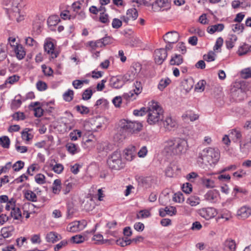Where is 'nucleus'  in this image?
Wrapping results in <instances>:
<instances>
[{
  "mask_svg": "<svg viewBox=\"0 0 251 251\" xmlns=\"http://www.w3.org/2000/svg\"><path fill=\"white\" fill-rule=\"evenodd\" d=\"M107 163L112 170H119L125 166V163L122 160L121 152L118 150L108 156Z\"/></svg>",
  "mask_w": 251,
  "mask_h": 251,
  "instance_id": "39448f33",
  "label": "nucleus"
},
{
  "mask_svg": "<svg viewBox=\"0 0 251 251\" xmlns=\"http://www.w3.org/2000/svg\"><path fill=\"white\" fill-rule=\"evenodd\" d=\"M25 197L29 201L35 202L37 201L36 195L31 190H27L25 193Z\"/></svg>",
  "mask_w": 251,
  "mask_h": 251,
  "instance_id": "cd10ccee",
  "label": "nucleus"
},
{
  "mask_svg": "<svg viewBox=\"0 0 251 251\" xmlns=\"http://www.w3.org/2000/svg\"><path fill=\"white\" fill-rule=\"evenodd\" d=\"M139 214H137V217L138 219H139L140 218H148L151 216V213L149 211L147 210H140L139 212Z\"/></svg>",
  "mask_w": 251,
  "mask_h": 251,
  "instance_id": "69168bd1",
  "label": "nucleus"
},
{
  "mask_svg": "<svg viewBox=\"0 0 251 251\" xmlns=\"http://www.w3.org/2000/svg\"><path fill=\"white\" fill-rule=\"evenodd\" d=\"M36 88L39 91H43L46 90L47 89L48 86L46 83L41 80H39L36 83Z\"/></svg>",
  "mask_w": 251,
  "mask_h": 251,
  "instance_id": "603ef678",
  "label": "nucleus"
},
{
  "mask_svg": "<svg viewBox=\"0 0 251 251\" xmlns=\"http://www.w3.org/2000/svg\"><path fill=\"white\" fill-rule=\"evenodd\" d=\"M171 0H155L152 3V8H155V6H157L159 8H163L165 7H169L170 5Z\"/></svg>",
  "mask_w": 251,
  "mask_h": 251,
  "instance_id": "412c9836",
  "label": "nucleus"
},
{
  "mask_svg": "<svg viewBox=\"0 0 251 251\" xmlns=\"http://www.w3.org/2000/svg\"><path fill=\"white\" fill-rule=\"evenodd\" d=\"M62 189L61 182L59 179L54 180L52 185V192L55 194H58Z\"/></svg>",
  "mask_w": 251,
  "mask_h": 251,
  "instance_id": "bb28decb",
  "label": "nucleus"
},
{
  "mask_svg": "<svg viewBox=\"0 0 251 251\" xmlns=\"http://www.w3.org/2000/svg\"><path fill=\"white\" fill-rule=\"evenodd\" d=\"M24 165L25 163L21 160H19L17 161L15 163H14L12 165V167L15 172H18L24 168Z\"/></svg>",
  "mask_w": 251,
  "mask_h": 251,
  "instance_id": "c03bdc74",
  "label": "nucleus"
},
{
  "mask_svg": "<svg viewBox=\"0 0 251 251\" xmlns=\"http://www.w3.org/2000/svg\"><path fill=\"white\" fill-rule=\"evenodd\" d=\"M76 110L81 114H87L89 113L90 110L88 107L84 105H77L75 106Z\"/></svg>",
  "mask_w": 251,
  "mask_h": 251,
  "instance_id": "a19ab883",
  "label": "nucleus"
},
{
  "mask_svg": "<svg viewBox=\"0 0 251 251\" xmlns=\"http://www.w3.org/2000/svg\"><path fill=\"white\" fill-rule=\"evenodd\" d=\"M93 93L92 90L90 88L86 89L82 94V100H89L91 98Z\"/></svg>",
  "mask_w": 251,
  "mask_h": 251,
  "instance_id": "58836bf2",
  "label": "nucleus"
},
{
  "mask_svg": "<svg viewBox=\"0 0 251 251\" xmlns=\"http://www.w3.org/2000/svg\"><path fill=\"white\" fill-rule=\"evenodd\" d=\"M246 82L244 81L236 82L230 90V96L236 101H241L247 97L246 92L248 90L245 87Z\"/></svg>",
  "mask_w": 251,
  "mask_h": 251,
  "instance_id": "7ed1b4c3",
  "label": "nucleus"
},
{
  "mask_svg": "<svg viewBox=\"0 0 251 251\" xmlns=\"http://www.w3.org/2000/svg\"><path fill=\"white\" fill-rule=\"evenodd\" d=\"M34 111V116L37 118L41 117L43 115L44 110L41 106L36 107L32 109Z\"/></svg>",
  "mask_w": 251,
  "mask_h": 251,
  "instance_id": "0e129e2a",
  "label": "nucleus"
},
{
  "mask_svg": "<svg viewBox=\"0 0 251 251\" xmlns=\"http://www.w3.org/2000/svg\"><path fill=\"white\" fill-rule=\"evenodd\" d=\"M81 229L80 221H75L70 223L67 227V230L72 232H75Z\"/></svg>",
  "mask_w": 251,
  "mask_h": 251,
  "instance_id": "4be33fe9",
  "label": "nucleus"
},
{
  "mask_svg": "<svg viewBox=\"0 0 251 251\" xmlns=\"http://www.w3.org/2000/svg\"><path fill=\"white\" fill-rule=\"evenodd\" d=\"M85 241V237L80 235L77 234L75 236H73L71 238V241L73 243L80 244L83 243Z\"/></svg>",
  "mask_w": 251,
  "mask_h": 251,
  "instance_id": "c9c22d12",
  "label": "nucleus"
},
{
  "mask_svg": "<svg viewBox=\"0 0 251 251\" xmlns=\"http://www.w3.org/2000/svg\"><path fill=\"white\" fill-rule=\"evenodd\" d=\"M13 119L17 121L24 120L25 119V116L24 113L21 112H17L12 115Z\"/></svg>",
  "mask_w": 251,
  "mask_h": 251,
  "instance_id": "680f3d73",
  "label": "nucleus"
},
{
  "mask_svg": "<svg viewBox=\"0 0 251 251\" xmlns=\"http://www.w3.org/2000/svg\"><path fill=\"white\" fill-rule=\"evenodd\" d=\"M171 80L168 77L164 79H162L160 80L158 85V88L160 91H163L171 83Z\"/></svg>",
  "mask_w": 251,
  "mask_h": 251,
  "instance_id": "2f4dec72",
  "label": "nucleus"
},
{
  "mask_svg": "<svg viewBox=\"0 0 251 251\" xmlns=\"http://www.w3.org/2000/svg\"><path fill=\"white\" fill-rule=\"evenodd\" d=\"M205 84V80L203 79L201 80L196 84L195 89L196 90L202 92L204 90Z\"/></svg>",
  "mask_w": 251,
  "mask_h": 251,
  "instance_id": "49530a36",
  "label": "nucleus"
},
{
  "mask_svg": "<svg viewBox=\"0 0 251 251\" xmlns=\"http://www.w3.org/2000/svg\"><path fill=\"white\" fill-rule=\"evenodd\" d=\"M163 111L158 103L152 101L148 107V123L151 125L158 124L163 119Z\"/></svg>",
  "mask_w": 251,
  "mask_h": 251,
  "instance_id": "f257e3e1",
  "label": "nucleus"
},
{
  "mask_svg": "<svg viewBox=\"0 0 251 251\" xmlns=\"http://www.w3.org/2000/svg\"><path fill=\"white\" fill-rule=\"evenodd\" d=\"M136 75L135 74H133L130 70L128 71L127 73H126L124 75H123L122 78L124 81V83H126L128 81H133L136 77Z\"/></svg>",
  "mask_w": 251,
  "mask_h": 251,
  "instance_id": "7c9ffc66",
  "label": "nucleus"
},
{
  "mask_svg": "<svg viewBox=\"0 0 251 251\" xmlns=\"http://www.w3.org/2000/svg\"><path fill=\"white\" fill-rule=\"evenodd\" d=\"M168 55L166 50L163 48L157 49L154 51V60L156 64L161 65L166 59Z\"/></svg>",
  "mask_w": 251,
  "mask_h": 251,
  "instance_id": "0eeeda50",
  "label": "nucleus"
},
{
  "mask_svg": "<svg viewBox=\"0 0 251 251\" xmlns=\"http://www.w3.org/2000/svg\"><path fill=\"white\" fill-rule=\"evenodd\" d=\"M122 25V21L118 18H114L112 22V26L113 28L118 29Z\"/></svg>",
  "mask_w": 251,
  "mask_h": 251,
  "instance_id": "052dcab7",
  "label": "nucleus"
},
{
  "mask_svg": "<svg viewBox=\"0 0 251 251\" xmlns=\"http://www.w3.org/2000/svg\"><path fill=\"white\" fill-rule=\"evenodd\" d=\"M141 69V65L138 63L134 64L130 68V70L136 75L140 73Z\"/></svg>",
  "mask_w": 251,
  "mask_h": 251,
  "instance_id": "37998d69",
  "label": "nucleus"
},
{
  "mask_svg": "<svg viewBox=\"0 0 251 251\" xmlns=\"http://www.w3.org/2000/svg\"><path fill=\"white\" fill-rule=\"evenodd\" d=\"M244 29V25L243 24H236L232 25V30L234 32L239 31V33L242 32Z\"/></svg>",
  "mask_w": 251,
  "mask_h": 251,
  "instance_id": "bf43d9fd",
  "label": "nucleus"
},
{
  "mask_svg": "<svg viewBox=\"0 0 251 251\" xmlns=\"http://www.w3.org/2000/svg\"><path fill=\"white\" fill-rule=\"evenodd\" d=\"M251 214V209L246 206L241 207L238 211V215L243 218H247Z\"/></svg>",
  "mask_w": 251,
  "mask_h": 251,
  "instance_id": "b1692460",
  "label": "nucleus"
},
{
  "mask_svg": "<svg viewBox=\"0 0 251 251\" xmlns=\"http://www.w3.org/2000/svg\"><path fill=\"white\" fill-rule=\"evenodd\" d=\"M215 53L212 51H209L207 54H205L203 55V59L204 60L207 62H211L215 60Z\"/></svg>",
  "mask_w": 251,
  "mask_h": 251,
  "instance_id": "6e6d98bb",
  "label": "nucleus"
},
{
  "mask_svg": "<svg viewBox=\"0 0 251 251\" xmlns=\"http://www.w3.org/2000/svg\"><path fill=\"white\" fill-rule=\"evenodd\" d=\"M179 35L176 31H171L166 33L163 39L166 43H176L179 40Z\"/></svg>",
  "mask_w": 251,
  "mask_h": 251,
  "instance_id": "1a4fd4ad",
  "label": "nucleus"
},
{
  "mask_svg": "<svg viewBox=\"0 0 251 251\" xmlns=\"http://www.w3.org/2000/svg\"><path fill=\"white\" fill-rule=\"evenodd\" d=\"M220 157V153L218 149L208 148L204 149L202 153H199V158L202 161H206L210 164L216 163Z\"/></svg>",
  "mask_w": 251,
  "mask_h": 251,
  "instance_id": "20e7f679",
  "label": "nucleus"
},
{
  "mask_svg": "<svg viewBox=\"0 0 251 251\" xmlns=\"http://www.w3.org/2000/svg\"><path fill=\"white\" fill-rule=\"evenodd\" d=\"M28 131L29 129L28 128H25V130H24L22 133V137L24 140L26 141H29L32 139L33 137V135L28 133Z\"/></svg>",
  "mask_w": 251,
  "mask_h": 251,
  "instance_id": "de8ad7c7",
  "label": "nucleus"
},
{
  "mask_svg": "<svg viewBox=\"0 0 251 251\" xmlns=\"http://www.w3.org/2000/svg\"><path fill=\"white\" fill-rule=\"evenodd\" d=\"M44 49L46 52L48 54H50L52 59L56 58L58 53L54 52V46L53 44L51 41H48L45 43Z\"/></svg>",
  "mask_w": 251,
  "mask_h": 251,
  "instance_id": "ddd939ff",
  "label": "nucleus"
},
{
  "mask_svg": "<svg viewBox=\"0 0 251 251\" xmlns=\"http://www.w3.org/2000/svg\"><path fill=\"white\" fill-rule=\"evenodd\" d=\"M50 166L52 167V170L58 174L61 173L64 170V167L61 164L57 163L54 166L50 164Z\"/></svg>",
  "mask_w": 251,
  "mask_h": 251,
  "instance_id": "8fccbe9b",
  "label": "nucleus"
},
{
  "mask_svg": "<svg viewBox=\"0 0 251 251\" xmlns=\"http://www.w3.org/2000/svg\"><path fill=\"white\" fill-rule=\"evenodd\" d=\"M176 123L175 121H173L171 118L168 117L166 119V120L163 121V125L165 127V128H167L169 130H170V128L174 127L175 126Z\"/></svg>",
  "mask_w": 251,
  "mask_h": 251,
  "instance_id": "f704fd0d",
  "label": "nucleus"
},
{
  "mask_svg": "<svg viewBox=\"0 0 251 251\" xmlns=\"http://www.w3.org/2000/svg\"><path fill=\"white\" fill-rule=\"evenodd\" d=\"M42 71L45 75L50 76L53 73V70L50 67L47 68L45 64L42 65Z\"/></svg>",
  "mask_w": 251,
  "mask_h": 251,
  "instance_id": "e2e57ef3",
  "label": "nucleus"
},
{
  "mask_svg": "<svg viewBox=\"0 0 251 251\" xmlns=\"http://www.w3.org/2000/svg\"><path fill=\"white\" fill-rule=\"evenodd\" d=\"M199 176L197 173L192 172L187 174L186 176V178L188 181L193 182L194 179Z\"/></svg>",
  "mask_w": 251,
  "mask_h": 251,
  "instance_id": "774afa93",
  "label": "nucleus"
},
{
  "mask_svg": "<svg viewBox=\"0 0 251 251\" xmlns=\"http://www.w3.org/2000/svg\"><path fill=\"white\" fill-rule=\"evenodd\" d=\"M241 76L244 79L251 77V68L242 70L241 72Z\"/></svg>",
  "mask_w": 251,
  "mask_h": 251,
  "instance_id": "a18cd8bd",
  "label": "nucleus"
},
{
  "mask_svg": "<svg viewBox=\"0 0 251 251\" xmlns=\"http://www.w3.org/2000/svg\"><path fill=\"white\" fill-rule=\"evenodd\" d=\"M182 190L186 194H189L192 191V185L191 183L186 182L183 184Z\"/></svg>",
  "mask_w": 251,
  "mask_h": 251,
  "instance_id": "3c124183",
  "label": "nucleus"
},
{
  "mask_svg": "<svg viewBox=\"0 0 251 251\" xmlns=\"http://www.w3.org/2000/svg\"><path fill=\"white\" fill-rule=\"evenodd\" d=\"M10 142V139L8 136H4L0 138V144L4 148H9Z\"/></svg>",
  "mask_w": 251,
  "mask_h": 251,
  "instance_id": "e433bc0d",
  "label": "nucleus"
},
{
  "mask_svg": "<svg viewBox=\"0 0 251 251\" xmlns=\"http://www.w3.org/2000/svg\"><path fill=\"white\" fill-rule=\"evenodd\" d=\"M187 142L184 139L170 140L166 142L165 150L171 154H179L184 153L187 150Z\"/></svg>",
  "mask_w": 251,
  "mask_h": 251,
  "instance_id": "f03ea898",
  "label": "nucleus"
},
{
  "mask_svg": "<svg viewBox=\"0 0 251 251\" xmlns=\"http://www.w3.org/2000/svg\"><path fill=\"white\" fill-rule=\"evenodd\" d=\"M74 91L71 89H68L63 95V98L66 101L70 102L74 98Z\"/></svg>",
  "mask_w": 251,
  "mask_h": 251,
  "instance_id": "473e14b6",
  "label": "nucleus"
},
{
  "mask_svg": "<svg viewBox=\"0 0 251 251\" xmlns=\"http://www.w3.org/2000/svg\"><path fill=\"white\" fill-rule=\"evenodd\" d=\"M201 180L203 186L207 188H213L215 186L214 180L211 178L204 176L201 178Z\"/></svg>",
  "mask_w": 251,
  "mask_h": 251,
  "instance_id": "5701e85b",
  "label": "nucleus"
},
{
  "mask_svg": "<svg viewBox=\"0 0 251 251\" xmlns=\"http://www.w3.org/2000/svg\"><path fill=\"white\" fill-rule=\"evenodd\" d=\"M69 11L68 10H64L63 11L61 12L60 16L61 17V18L63 20H66L67 19L69 20H71L72 19L75 18V17L69 15Z\"/></svg>",
  "mask_w": 251,
  "mask_h": 251,
  "instance_id": "338daca9",
  "label": "nucleus"
},
{
  "mask_svg": "<svg viewBox=\"0 0 251 251\" xmlns=\"http://www.w3.org/2000/svg\"><path fill=\"white\" fill-rule=\"evenodd\" d=\"M229 136L231 139L235 143L239 142L240 143V146L241 148V142L242 139V135L241 131L238 129H232L229 133Z\"/></svg>",
  "mask_w": 251,
  "mask_h": 251,
  "instance_id": "f8f14e48",
  "label": "nucleus"
},
{
  "mask_svg": "<svg viewBox=\"0 0 251 251\" xmlns=\"http://www.w3.org/2000/svg\"><path fill=\"white\" fill-rule=\"evenodd\" d=\"M225 25L223 24H218L208 26L207 28V31L208 33L212 34L215 32L222 31Z\"/></svg>",
  "mask_w": 251,
  "mask_h": 251,
  "instance_id": "6ab92c4d",
  "label": "nucleus"
},
{
  "mask_svg": "<svg viewBox=\"0 0 251 251\" xmlns=\"http://www.w3.org/2000/svg\"><path fill=\"white\" fill-rule=\"evenodd\" d=\"M186 202L192 206H196L200 203V199L198 197H190L186 201Z\"/></svg>",
  "mask_w": 251,
  "mask_h": 251,
  "instance_id": "4c0bfd02",
  "label": "nucleus"
},
{
  "mask_svg": "<svg viewBox=\"0 0 251 251\" xmlns=\"http://www.w3.org/2000/svg\"><path fill=\"white\" fill-rule=\"evenodd\" d=\"M146 113H148V107L147 108L142 107L139 110L136 109L133 111V114L137 116H142L145 115Z\"/></svg>",
  "mask_w": 251,
  "mask_h": 251,
  "instance_id": "09e8293b",
  "label": "nucleus"
},
{
  "mask_svg": "<svg viewBox=\"0 0 251 251\" xmlns=\"http://www.w3.org/2000/svg\"><path fill=\"white\" fill-rule=\"evenodd\" d=\"M89 45L93 49H96L97 48H98V47H100V48L102 47L100 39L98 40L95 42L90 41L89 42Z\"/></svg>",
  "mask_w": 251,
  "mask_h": 251,
  "instance_id": "13d9d810",
  "label": "nucleus"
},
{
  "mask_svg": "<svg viewBox=\"0 0 251 251\" xmlns=\"http://www.w3.org/2000/svg\"><path fill=\"white\" fill-rule=\"evenodd\" d=\"M251 46L248 44L244 43L242 46L239 47L238 53L239 55L242 56L246 54L250 50H251Z\"/></svg>",
  "mask_w": 251,
  "mask_h": 251,
  "instance_id": "c756f323",
  "label": "nucleus"
},
{
  "mask_svg": "<svg viewBox=\"0 0 251 251\" xmlns=\"http://www.w3.org/2000/svg\"><path fill=\"white\" fill-rule=\"evenodd\" d=\"M134 86L135 89L133 90V92L136 95L140 94L142 90L141 83L140 81H137L134 83Z\"/></svg>",
  "mask_w": 251,
  "mask_h": 251,
  "instance_id": "864d4df0",
  "label": "nucleus"
},
{
  "mask_svg": "<svg viewBox=\"0 0 251 251\" xmlns=\"http://www.w3.org/2000/svg\"><path fill=\"white\" fill-rule=\"evenodd\" d=\"M60 20L57 15L50 16L48 19V24L50 26L56 25Z\"/></svg>",
  "mask_w": 251,
  "mask_h": 251,
  "instance_id": "72a5a7b5",
  "label": "nucleus"
},
{
  "mask_svg": "<svg viewBox=\"0 0 251 251\" xmlns=\"http://www.w3.org/2000/svg\"><path fill=\"white\" fill-rule=\"evenodd\" d=\"M212 208H203L198 211V214L202 218L208 220L214 216Z\"/></svg>",
  "mask_w": 251,
  "mask_h": 251,
  "instance_id": "4468645a",
  "label": "nucleus"
},
{
  "mask_svg": "<svg viewBox=\"0 0 251 251\" xmlns=\"http://www.w3.org/2000/svg\"><path fill=\"white\" fill-rule=\"evenodd\" d=\"M156 178L154 176H140L138 178V183L143 187L149 188L155 182Z\"/></svg>",
  "mask_w": 251,
  "mask_h": 251,
  "instance_id": "6e6552de",
  "label": "nucleus"
},
{
  "mask_svg": "<svg viewBox=\"0 0 251 251\" xmlns=\"http://www.w3.org/2000/svg\"><path fill=\"white\" fill-rule=\"evenodd\" d=\"M73 183L70 182L69 180H66L63 183L62 187V191L64 195L68 194L72 189Z\"/></svg>",
  "mask_w": 251,
  "mask_h": 251,
  "instance_id": "c85d7f7f",
  "label": "nucleus"
},
{
  "mask_svg": "<svg viewBox=\"0 0 251 251\" xmlns=\"http://www.w3.org/2000/svg\"><path fill=\"white\" fill-rule=\"evenodd\" d=\"M218 192L215 190H210L204 195L205 199L210 202H215L217 201Z\"/></svg>",
  "mask_w": 251,
  "mask_h": 251,
  "instance_id": "a211bd4d",
  "label": "nucleus"
},
{
  "mask_svg": "<svg viewBox=\"0 0 251 251\" xmlns=\"http://www.w3.org/2000/svg\"><path fill=\"white\" fill-rule=\"evenodd\" d=\"M230 37L226 41V45L227 49H231L234 46V43L237 40V37L234 34L229 35Z\"/></svg>",
  "mask_w": 251,
  "mask_h": 251,
  "instance_id": "393cba45",
  "label": "nucleus"
},
{
  "mask_svg": "<svg viewBox=\"0 0 251 251\" xmlns=\"http://www.w3.org/2000/svg\"><path fill=\"white\" fill-rule=\"evenodd\" d=\"M126 15L132 18L133 20H136L138 16V11L135 8L129 9L126 12Z\"/></svg>",
  "mask_w": 251,
  "mask_h": 251,
  "instance_id": "ea45409f",
  "label": "nucleus"
},
{
  "mask_svg": "<svg viewBox=\"0 0 251 251\" xmlns=\"http://www.w3.org/2000/svg\"><path fill=\"white\" fill-rule=\"evenodd\" d=\"M16 44V46H14V50L17 58L21 60L25 57V51L22 45L18 44L17 43Z\"/></svg>",
  "mask_w": 251,
  "mask_h": 251,
  "instance_id": "f3484780",
  "label": "nucleus"
},
{
  "mask_svg": "<svg viewBox=\"0 0 251 251\" xmlns=\"http://www.w3.org/2000/svg\"><path fill=\"white\" fill-rule=\"evenodd\" d=\"M183 61V58L180 54H175L172 56L171 60H170V64L171 65H177L178 66L181 64Z\"/></svg>",
  "mask_w": 251,
  "mask_h": 251,
  "instance_id": "aec40b11",
  "label": "nucleus"
},
{
  "mask_svg": "<svg viewBox=\"0 0 251 251\" xmlns=\"http://www.w3.org/2000/svg\"><path fill=\"white\" fill-rule=\"evenodd\" d=\"M99 20L102 23L108 24L109 23L108 15L107 14H105L104 12L100 13Z\"/></svg>",
  "mask_w": 251,
  "mask_h": 251,
  "instance_id": "4d7b16f0",
  "label": "nucleus"
},
{
  "mask_svg": "<svg viewBox=\"0 0 251 251\" xmlns=\"http://www.w3.org/2000/svg\"><path fill=\"white\" fill-rule=\"evenodd\" d=\"M125 84L122 77L112 76L109 80V86L114 89H120Z\"/></svg>",
  "mask_w": 251,
  "mask_h": 251,
  "instance_id": "9d476101",
  "label": "nucleus"
},
{
  "mask_svg": "<svg viewBox=\"0 0 251 251\" xmlns=\"http://www.w3.org/2000/svg\"><path fill=\"white\" fill-rule=\"evenodd\" d=\"M66 147L68 151L72 154H74L76 152L77 146L73 143H68Z\"/></svg>",
  "mask_w": 251,
  "mask_h": 251,
  "instance_id": "79ce46f5",
  "label": "nucleus"
},
{
  "mask_svg": "<svg viewBox=\"0 0 251 251\" xmlns=\"http://www.w3.org/2000/svg\"><path fill=\"white\" fill-rule=\"evenodd\" d=\"M62 237L55 232L51 231L46 235V239L47 242L54 243L61 239Z\"/></svg>",
  "mask_w": 251,
  "mask_h": 251,
  "instance_id": "dca6fc26",
  "label": "nucleus"
},
{
  "mask_svg": "<svg viewBox=\"0 0 251 251\" xmlns=\"http://www.w3.org/2000/svg\"><path fill=\"white\" fill-rule=\"evenodd\" d=\"M45 176L42 174H38L35 176V181L39 184H43L45 183Z\"/></svg>",
  "mask_w": 251,
  "mask_h": 251,
  "instance_id": "5fc2aeb1",
  "label": "nucleus"
},
{
  "mask_svg": "<svg viewBox=\"0 0 251 251\" xmlns=\"http://www.w3.org/2000/svg\"><path fill=\"white\" fill-rule=\"evenodd\" d=\"M10 216L15 220H19L22 217L20 209L19 207H16L14 205V207H12Z\"/></svg>",
  "mask_w": 251,
  "mask_h": 251,
  "instance_id": "a878e982",
  "label": "nucleus"
},
{
  "mask_svg": "<svg viewBox=\"0 0 251 251\" xmlns=\"http://www.w3.org/2000/svg\"><path fill=\"white\" fill-rule=\"evenodd\" d=\"M120 130L122 132L133 133L139 131L142 127V124L139 122H131L129 120L122 119L119 122Z\"/></svg>",
  "mask_w": 251,
  "mask_h": 251,
  "instance_id": "423d86ee",
  "label": "nucleus"
},
{
  "mask_svg": "<svg viewBox=\"0 0 251 251\" xmlns=\"http://www.w3.org/2000/svg\"><path fill=\"white\" fill-rule=\"evenodd\" d=\"M223 251H235L236 244L235 241L231 238L226 239L222 244Z\"/></svg>",
  "mask_w": 251,
  "mask_h": 251,
  "instance_id": "9b49d317",
  "label": "nucleus"
},
{
  "mask_svg": "<svg viewBox=\"0 0 251 251\" xmlns=\"http://www.w3.org/2000/svg\"><path fill=\"white\" fill-rule=\"evenodd\" d=\"M125 159L127 161H131L136 155L135 147L131 146L124 151Z\"/></svg>",
  "mask_w": 251,
  "mask_h": 251,
  "instance_id": "2eb2a0df",
  "label": "nucleus"
}]
</instances>
